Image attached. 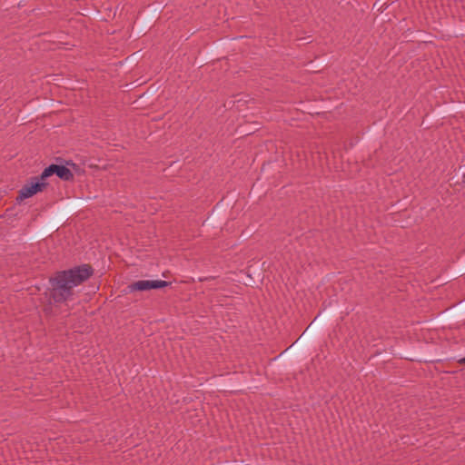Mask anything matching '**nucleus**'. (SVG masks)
Wrapping results in <instances>:
<instances>
[{"label": "nucleus", "mask_w": 465, "mask_h": 465, "mask_svg": "<svg viewBox=\"0 0 465 465\" xmlns=\"http://www.w3.org/2000/svg\"><path fill=\"white\" fill-rule=\"evenodd\" d=\"M338 308H331L325 312L320 311L310 324L305 328L302 333L289 347L280 352L275 361H282L294 357L304 350L307 345L314 339L321 328L338 312Z\"/></svg>", "instance_id": "obj_1"}, {"label": "nucleus", "mask_w": 465, "mask_h": 465, "mask_svg": "<svg viewBox=\"0 0 465 465\" xmlns=\"http://www.w3.org/2000/svg\"><path fill=\"white\" fill-rule=\"evenodd\" d=\"M49 283L50 288L47 289L45 295H48L54 304H61L73 299L74 287L61 271L56 272L54 276L49 278Z\"/></svg>", "instance_id": "obj_2"}, {"label": "nucleus", "mask_w": 465, "mask_h": 465, "mask_svg": "<svg viewBox=\"0 0 465 465\" xmlns=\"http://www.w3.org/2000/svg\"><path fill=\"white\" fill-rule=\"evenodd\" d=\"M86 203L84 198L78 197L64 203L58 213H56L49 222L47 231H58V226L62 223L68 215L72 214L76 210L80 209Z\"/></svg>", "instance_id": "obj_3"}, {"label": "nucleus", "mask_w": 465, "mask_h": 465, "mask_svg": "<svg viewBox=\"0 0 465 465\" xmlns=\"http://www.w3.org/2000/svg\"><path fill=\"white\" fill-rule=\"evenodd\" d=\"M55 163H51L45 167L41 173V179L45 181L53 176L56 175L60 180L64 182L74 181V173L64 162H68L63 157H56Z\"/></svg>", "instance_id": "obj_4"}, {"label": "nucleus", "mask_w": 465, "mask_h": 465, "mask_svg": "<svg viewBox=\"0 0 465 465\" xmlns=\"http://www.w3.org/2000/svg\"><path fill=\"white\" fill-rule=\"evenodd\" d=\"M61 272L65 275L72 286L75 287L92 277L94 270L91 264L84 263Z\"/></svg>", "instance_id": "obj_5"}, {"label": "nucleus", "mask_w": 465, "mask_h": 465, "mask_svg": "<svg viewBox=\"0 0 465 465\" xmlns=\"http://www.w3.org/2000/svg\"><path fill=\"white\" fill-rule=\"evenodd\" d=\"M166 5V4H163L161 2H153L150 5L149 10L137 25L136 34L145 35L146 32L152 28L153 22L160 18L159 15L163 13Z\"/></svg>", "instance_id": "obj_6"}, {"label": "nucleus", "mask_w": 465, "mask_h": 465, "mask_svg": "<svg viewBox=\"0 0 465 465\" xmlns=\"http://www.w3.org/2000/svg\"><path fill=\"white\" fill-rule=\"evenodd\" d=\"M48 185L44 179H41V174L30 178V182L25 183L19 191L15 198L17 203H21L27 198L33 197L38 193L43 192Z\"/></svg>", "instance_id": "obj_7"}, {"label": "nucleus", "mask_w": 465, "mask_h": 465, "mask_svg": "<svg viewBox=\"0 0 465 465\" xmlns=\"http://www.w3.org/2000/svg\"><path fill=\"white\" fill-rule=\"evenodd\" d=\"M172 284L163 280H139L127 286L129 292L163 289Z\"/></svg>", "instance_id": "obj_8"}, {"label": "nucleus", "mask_w": 465, "mask_h": 465, "mask_svg": "<svg viewBox=\"0 0 465 465\" xmlns=\"http://www.w3.org/2000/svg\"><path fill=\"white\" fill-rule=\"evenodd\" d=\"M450 314L451 320H457L465 314V299L457 304V307L450 312Z\"/></svg>", "instance_id": "obj_9"}, {"label": "nucleus", "mask_w": 465, "mask_h": 465, "mask_svg": "<svg viewBox=\"0 0 465 465\" xmlns=\"http://www.w3.org/2000/svg\"><path fill=\"white\" fill-rule=\"evenodd\" d=\"M395 0H376L372 5V9H376L379 13H383Z\"/></svg>", "instance_id": "obj_10"}, {"label": "nucleus", "mask_w": 465, "mask_h": 465, "mask_svg": "<svg viewBox=\"0 0 465 465\" xmlns=\"http://www.w3.org/2000/svg\"><path fill=\"white\" fill-rule=\"evenodd\" d=\"M69 168L73 171L74 175L76 174L78 176H82L85 174V170L82 168L79 164L74 163L72 160H68V162H64Z\"/></svg>", "instance_id": "obj_11"}, {"label": "nucleus", "mask_w": 465, "mask_h": 465, "mask_svg": "<svg viewBox=\"0 0 465 465\" xmlns=\"http://www.w3.org/2000/svg\"><path fill=\"white\" fill-rule=\"evenodd\" d=\"M223 207H224V205H223V199H222L213 207V209L212 211V213H211L212 217H209L210 218V223L215 222L216 217L223 211Z\"/></svg>", "instance_id": "obj_12"}, {"label": "nucleus", "mask_w": 465, "mask_h": 465, "mask_svg": "<svg viewBox=\"0 0 465 465\" xmlns=\"http://www.w3.org/2000/svg\"><path fill=\"white\" fill-rule=\"evenodd\" d=\"M140 57H141V50L136 51V52L131 54L130 55H128L124 59V63L126 65H131V64H134Z\"/></svg>", "instance_id": "obj_13"}, {"label": "nucleus", "mask_w": 465, "mask_h": 465, "mask_svg": "<svg viewBox=\"0 0 465 465\" xmlns=\"http://www.w3.org/2000/svg\"><path fill=\"white\" fill-rule=\"evenodd\" d=\"M54 302L52 299L49 298L48 303L43 308V312L45 316H50L53 313V305Z\"/></svg>", "instance_id": "obj_14"}, {"label": "nucleus", "mask_w": 465, "mask_h": 465, "mask_svg": "<svg viewBox=\"0 0 465 465\" xmlns=\"http://www.w3.org/2000/svg\"><path fill=\"white\" fill-rule=\"evenodd\" d=\"M152 87H153V85L150 86L140 97L143 98V97H148V96L152 95L155 91V89L152 88Z\"/></svg>", "instance_id": "obj_15"}, {"label": "nucleus", "mask_w": 465, "mask_h": 465, "mask_svg": "<svg viewBox=\"0 0 465 465\" xmlns=\"http://www.w3.org/2000/svg\"><path fill=\"white\" fill-rule=\"evenodd\" d=\"M323 64V62H320L317 65L314 64L313 61L310 62V68L311 69H316L317 67L321 66Z\"/></svg>", "instance_id": "obj_16"}, {"label": "nucleus", "mask_w": 465, "mask_h": 465, "mask_svg": "<svg viewBox=\"0 0 465 465\" xmlns=\"http://www.w3.org/2000/svg\"><path fill=\"white\" fill-rule=\"evenodd\" d=\"M406 359H410L411 361H422V356L420 355H417V358H408V357H405Z\"/></svg>", "instance_id": "obj_17"}, {"label": "nucleus", "mask_w": 465, "mask_h": 465, "mask_svg": "<svg viewBox=\"0 0 465 465\" xmlns=\"http://www.w3.org/2000/svg\"><path fill=\"white\" fill-rule=\"evenodd\" d=\"M458 363L460 365H465V356L460 360H458Z\"/></svg>", "instance_id": "obj_18"}, {"label": "nucleus", "mask_w": 465, "mask_h": 465, "mask_svg": "<svg viewBox=\"0 0 465 465\" xmlns=\"http://www.w3.org/2000/svg\"><path fill=\"white\" fill-rule=\"evenodd\" d=\"M137 82H138V80L134 81V83H132V84H134V86H138V85L142 84V83L137 84Z\"/></svg>", "instance_id": "obj_19"}, {"label": "nucleus", "mask_w": 465, "mask_h": 465, "mask_svg": "<svg viewBox=\"0 0 465 465\" xmlns=\"http://www.w3.org/2000/svg\"><path fill=\"white\" fill-rule=\"evenodd\" d=\"M208 279H214V277L204 278V279L200 278V282H203V281H205V280H208Z\"/></svg>", "instance_id": "obj_20"}, {"label": "nucleus", "mask_w": 465, "mask_h": 465, "mask_svg": "<svg viewBox=\"0 0 465 465\" xmlns=\"http://www.w3.org/2000/svg\"><path fill=\"white\" fill-rule=\"evenodd\" d=\"M462 183L465 185V173L462 174Z\"/></svg>", "instance_id": "obj_21"}, {"label": "nucleus", "mask_w": 465, "mask_h": 465, "mask_svg": "<svg viewBox=\"0 0 465 465\" xmlns=\"http://www.w3.org/2000/svg\"><path fill=\"white\" fill-rule=\"evenodd\" d=\"M223 58H224V57H218V58H216V60H217V61H220V60H222V59H223Z\"/></svg>", "instance_id": "obj_22"}]
</instances>
